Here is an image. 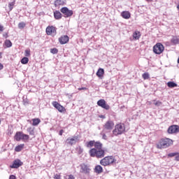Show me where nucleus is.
<instances>
[{
    "label": "nucleus",
    "instance_id": "obj_23",
    "mask_svg": "<svg viewBox=\"0 0 179 179\" xmlns=\"http://www.w3.org/2000/svg\"><path fill=\"white\" fill-rule=\"evenodd\" d=\"M167 86L168 87H170L171 89H173V87H177V83L173 82V81H169L167 83Z\"/></svg>",
    "mask_w": 179,
    "mask_h": 179
},
{
    "label": "nucleus",
    "instance_id": "obj_22",
    "mask_svg": "<svg viewBox=\"0 0 179 179\" xmlns=\"http://www.w3.org/2000/svg\"><path fill=\"white\" fill-rule=\"evenodd\" d=\"M104 75V69H99L97 72H96V76L98 78H101Z\"/></svg>",
    "mask_w": 179,
    "mask_h": 179
},
{
    "label": "nucleus",
    "instance_id": "obj_16",
    "mask_svg": "<svg viewBox=\"0 0 179 179\" xmlns=\"http://www.w3.org/2000/svg\"><path fill=\"white\" fill-rule=\"evenodd\" d=\"M23 137V132L22 131H17L15 135V141H17V142H20V141H22Z\"/></svg>",
    "mask_w": 179,
    "mask_h": 179
},
{
    "label": "nucleus",
    "instance_id": "obj_31",
    "mask_svg": "<svg viewBox=\"0 0 179 179\" xmlns=\"http://www.w3.org/2000/svg\"><path fill=\"white\" fill-rule=\"evenodd\" d=\"M24 27H26V23L24 22H20L18 24V29H24Z\"/></svg>",
    "mask_w": 179,
    "mask_h": 179
},
{
    "label": "nucleus",
    "instance_id": "obj_6",
    "mask_svg": "<svg viewBox=\"0 0 179 179\" xmlns=\"http://www.w3.org/2000/svg\"><path fill=\"white\" fill-rule=\"evenodd\" d=\"M80 137L79 136H73L72 138H68L66 140V142L67 145H71L72 146L73 145H76L77 142H79V139Z\"/></svg>",
    "mask_w": 179,
    "mask_h": 179
},
{
    "label": "nucleus",
    "instance_id": "obj_17",
    "mask_svg": "<svg viewBox=\"0 0 179 179\" xmlns=\"http://www.w3.org/2000/svg\"><path fill=\"white\" fill-rule=\"evenodd\" d=\"M121 16L123 19H129V17H131V13H129V11H122Z\"/></svg>",
    "mask_w": 179,
    "mask_h": 179
},
{
    "label": "nucleus",
    "instance_id": "obj_19",
    "mask_svg": "<svg viewBox=\"0 0 179 179\" xmlns=\"http://www.w3.org/2000/svg\"><path fill=\"white\" fill-rule=\"evenodd\" d=\"M94 172L97 174H101V173L103 172V167L100 165L96 166L94 168Z\"/></svg>",
    "mask_w": 179,
    "mask_h": 179
},
{
    "label": "nucleus",
    "instance_id": "obj_36",
    "mask_svg": "<svg viewBox=\"0 0 179 179\" xmlns=\"http://www.w3.org/2000/svg\"><path fill=\"white\" fill-rule=\"evenodd\" d=\"M29 135H34V130L31 127L27 129Z\"/></svg>",
    "mask_w": 179,
    "mask_h": 179
},
{
    "label": "nucleus",
    "instance_id": "obj_38",
    "mask_svg": "<svg viewBox=\"0 0 179 179\" xmlns=\"http://www.w3.org/2000/svg\"><path fill=\"white\" fill-rule=\"evenodd\" d=\"M15 5V1L9 3V9L12 10L13 9V6Z\"/></svg>",
    "mask_w": 179,
    "mask_h": 179
},
{
    "label": "nucleus",
    "instance_id": "obj_15",
    "mask_svg": "<svg viewBox=\"0 0 179 179\" xmlns=\"http://www.w3.org/2000/svg\"><path fill=\"white\" fill-rule=\"evenodd\" d=\"M81 167V173H83V174H89L90 173V169L88 167L87 165L85 164H82L80 165Z\"/></svg>",
    "mask_w": 179,
    "mask_h": 179
},
{
    "label": "nucleus",
    "instance_id": "obj_35",
    "mask_svg": "<svg viewBox=\"0 0 179 179\" xmlns=\"http://www.w3.org/2000/svg\"><path fill=\"white\" fill-rule=\"evenodd\" d=\"M65 179H75V176L73 175H66L64 176Z\"/></svg>",
    "mask_w": 179,
    "mask_h": 179
},
{
    "label": "nucleus",
    "instance_id": "obj_18",
    "mask_svg": "<svg viewBox=\"0 0 179 179\" xmlns=\"http://www.w3.org/2000/svg\"><path fill=\"white\" fill-rule=\"evenodd\" d=\"M54 17L57 20H59V19L62 18V14L59 10H56L54 12Z\"/></svg>",
    "mask_w": 179,
    "mask_h": 179
},
{
    "label": "nucleus",
    "instance_id": "obj_5",
    "mask_svg": "<svg viewBox=\"0 0 179 179\" xmlns=\"http://www.w3.org/2000/svg\"><path fill=\"white\" fill-rule=\"evenodd\" d=\"M164 51V46L163 44L158 43L153 47V52L155 54H157L158 55H160L162 52Z\"/></svg>",
    "mask_w": 179,
    "mask_h": 179
},
{
    "label": "nucleus",
    "instance_id": "obj_13",
    "mask_svg": "<svg viewBox=\"0 0 179 179\" xmlns=\"http://www.w3.org/2000/svg\"><path fill=\"white\" fill-rule=\"evenodd\" d=\"M103 127L105 129H107V131H111L113 128H114V122L111 120H108L106 122Z\"/></svg>",
    "mask_w": 179,
    "mask_h": 179
},
{
    "label": "nucleus",
    "instance_id": "obj_40",
    "mask_svg": "<svg viewBox=\"0 0 179 179\" xmlns=\"http://www.w3.org/2000/svg\"><path fill=\"white\" fill-rule=\"evenodd\" d=\"M101 135H102V138H103L105 141H107V135H106V134L101 132Z\"/></svg>",
    "mask_w": 179,
    "mask_h": 179
},
{
    "label": "nucleus",
    "instance_id": "obj_43",
    "mask_svg": "<svg viewBox=\"0 0 179 179\" xmlns=\"http://www.w3.org/2000/svg\"><path fill=\"white\" fill-rule=\"evenodd\" d=\"M62 134H64V130L61 129L59 132V135H60V136H62Z\"/></svg>",
    "mask_w": 179,
    "mask_h": 179
},
{
    "label": "nucleus",
    "instance_id": "obj_12",
    "mask_svg": "<svg viewBox=\"0 0 179 179\" xmlns=\"http://www.w3.org/2000/svg\"><path fill=\"white\" fill-rule=\"evenodd\" d=\"M52 106L57 110H58V111H59V113H64V110H65V108H64V106H62L61 104H59V103H58L57 101H53Z\"/></svg>",
    "mask_w": 179,
    "mask_h": 179
},
{
    "label": "nucleus",
    "instance_id": "obj_7",
    "mask_svg": "<svg viewBox=\"0 0 179 179\" xmlns=\"http://www.w3.org/2000/svg\"><path fill=\"white\" fill-rule=\"evenodd\" d=\"M60 12L63 13L64 17H71V16L73 15V11L72 10H69L67 7L62 8Z\"/></svg>",
    "mask_w": 179,
    "mask_h": 179
},
{
    "label": "nucleus",
    "instance_id": "obj_8",
    "mask_svg": "<svg viewBox=\"0 0 179 179\" xmlns=\"http://www.w3.org/2000/svg\"><path fill=\"white\" fill-rule=\"evenodd\" d=\"M46 34H48V36H55V34H57V28L53 26L48 27L46 28Z\"/></svg>",
    "mask_w": 179,
    "mask_h": 179
},
{
    "label": "nucleus",
    "instance_id": "obj_48",
    "mask_svg": "<svg viewBox=\"0 0 179 179\" xmlns=\"http://www.w3.org/2000/svg\"><path fill=\"white\" fill-rule=\"evenodd\" d=\"M3 37H5L6 38H8V34H3Z\"/></svg>",
    "mask_w": 179,
    "mask_h": 179
},
{
    "label": "nucleus",
    "instance_id": "obj_9",
    "mask_svg": "<svg viewBox=\"0 0 179 179\" xmlns=\"http://www.w3.org/2000/svg\"><path fill=\"white\" fill-rule=\"evenodd\" d=\"M97 106L101 107V108H104V110H108L110 108V106L107 104V102H106V100L104 99L99 100L97 101Z\"/></svg>",
    "mask_w": 179,
    "mask_h": 179
},
{
    "label": "nucleus",
    "instance_id": "obj_27",
    "mask_svg": "<svg viewBox=\"0 0 179 179\" xmlns=\"http://www.w3.org/2000/svg\"><path fill=\"white\" fill-rule=\"evenodd\" d=\"M4 43L7 48H10V47H12V42L10 40H6Z\"/></svg>",
    "mask_w": 179,
    "mask_h": 179
},
{
    "label": "nucleus",
    "instance_id": "obj_10",
    "mask_svg": "<svg viewBox=\"0 0 179 179\" xmlns=\"http://www.w3.org/2000/svg\"><path fill=\"white\" fill-rule=\"evenodd\" d=\"M21 166H23V162H21L20 159H17L13 161V164L10 166V169H19V167H21Z\"/></svg>",
    "mask_w": 179,
    "mask_h": 179
},
{
    "label": "nucleus",
    "instance_id": "obj_47",
    "mask_svg": "<svg viewBox=\"0 0 179 179\" xmlns=\"http://www.w3.org/2000/svg\"><path fill=\"white\" fill-rule=\"evenodd\" d=\"M1 69H3V65L1 63H0V71Z\"/></svg>",
    "mask_w": 179,
    "mask_h": 179
},
{
    "label": "nucleus",
    "instance_id": "obj_21",
    "mask_svg": "<svg viewBox=\"0 0 179 179\" xmlns=\"http://www.w3.org/2000/svg\"><path fill=\"white\" fill-rule=\"evenodd\" d=\"M133 38L134 40H139V38H141V32H139V31H136L133 34Z\"/></svg>",
    "mask_w": 179,
    "mask_h": 179
},
{
    "label": "nucleus",
    "instance_id": "obj_14",
    "mask_svg": "<svg viewBox=\"0 0 179 179\" xmlns=\"http://www.w3.org/2000/svg\"><path fill=\"white\" fill-rule=\"evenodd\" d=\"M69 41V36H68L67 35H64L59 38V42L62 45L66 44V43H68Z\"/></svg>",
    "mask_w": 179,
    "mask_h": 179
},
{
    "label": "nucleus",
    "instance_id": "obj_45",
    "mask_svg": "<svg viewBox=\"0 0 179 179\" xmlns=\"http://www.w3.org/2000/svg\"><path fill=\"white\" fill-rule=\"evenodd\" d=\"M87 88L86 87H81V88H78V90H87Z\"/></svg>",
    "mask_w": 179,
    "mask_h": 179
},
{
    "label": "nucleus",
    "instance_id": "obj_26",
    "mask_svg": "<svg viewBox=\"0 0 179 179\" xmlns=\"http://www.w3.org/2000/svg\"><path fill=\"white\" fill-rule=\"evenodd\" d=\"M32 121H33L32 125H34V127L38 125L41 122V120L38 118L33 119Z\"/></svg>",
    "mask_w": 179,
    "mask_h": 179
},
{
    "label": "nucleus",
    "instance_id": "obj_24",
    "mask_svg": "<svg viewBox=\"0 0 179 179\" xmlns=\"http://www.w3.org/2000/svg\"><path fill=\"white\" fill-rule=\"evenodd\" d=\"M23 148H24V144H20L15 147V152H22Z\"/></svg>",
    "mask_w": 179,
    "mask_h": 179
},
{
    "label": "nucleus",
    "instance_id": "obj_3",
    "mask_svg": "<svg viewBox=\"0 0 179 179\" xmlns=\"http://www.w3.org/2000/svg\"><path fill=\"white\" fill-rule=\"evenodd\" d=\"M125 132V126L124 124H116L115 127V129L113 131V135L115 136L118 135H121Z\"/></svg>",
    "mask_w": 179,
    "mask_h": 179
},
{
    "label": "nucleus",
    "instance_id": "obj_46",
    "mask_svg": "<svg viewBox=\"0 0 179 179\" xmlns=\"http://www.w3.org/2000/svg\"><path fill=\"white\" fill-rule=\"evenodd\" d=\"M0 31H3V26L0 24Z\"/></svg>",
    "mask_w": 179,
    "mask_h": 179
},
{
    "label": "nucleus",
    "instance_id": "obj_53",
    "mask_svg": "<svg viewBox=\"0 0 179 179\" xmlns=\"http://www.w3.org/2000/svg\"><path fill=\"white\" fill-rule=\"evenodd\" d=\"M146 1H150V0H146Z\"/></svg>",
    "mask_w": 179,
    "mask_h": 179
},
{
    "label": "nucleus",
    "instance_id": "obj_37",
    "mask_svg": "<svg viewBox=\"0 0 179 179\" xmlns=\"http://www.w3.org/2000/svg\"><path fill=\"white\" fill-rule=\"evenodd\" d=\"M155 106H156V107H160V106H162V103L160 101H157L154 103Z\"/></svg>",
    "mask_w": 179,
    "mask_h": 179
},
{
    "label": "nucleus",
    "instance_id": "obj_11",
    "mask_svg": "<svg viewBox=\"0 0 179 179\" xmlns=\"http://www.w3.org/2000/svg\"><path fill=\"white\" fill-rule=\"evenodd\" d=\"M179 132L178 125H172L168 129V134H178Z\"/></svg>",
    "mask_w": 179,
    "mask_h": 179
},
{
    "label": "nucleus",
    "instance_id": "obj_29",
    "mask_svg": "<svg viewBox=\"0 0 179 179\" xmlns=\"http://www.w3.org/2000/svg\"><path fill=\"white\" fill-rule=\"evenodd\" d=\"M29 63V58L28 57H23L21 59V64H22L23 65H26V64Z\"/></svg>",
    "mask_w": 179,
    "mask_h": 179
},
{
    "label": "nucleus",
    "instance_id": "obj_28",
    "mask_svg": "<svg viewBox=\"0 0 179 179\" xmlns=\"http://www.w3.org/2000/svg\"><path fill=\"white\" fill-rule=\"evenodd\" d=\"M142 78L144 79V80H147L148 79L150 78V75H149V73H144L142 75Z\"/></svg>",
    "mask_w": 179,
    "mask_h": 179
},
{
    "label": "nucleus",
    "instance_id": "obj_39",
    "mask_svg": "<svg viewBox=\"0 0 179 179\" xmlns=\"http://www.w3.org/2000/svg\"><path fill=\"white\" fill-rule=\"evenodd\" d=\"M25 57H30V50H25Z\"/></svg>",
    "mask_w": 179,
    "mask_h": 179
},
{
    "label": "nucleus",
    "instance_id": "obj_52",
    "mask_svg": "<svg viewBox=\"0 0 179 179\" xmlns=\"http://www.w3.org/2000/svg\"><path fill=\"white\" fill-rule=\"evenodd\" d=\"M156 101V100H154V102Z\"/></svg>",
    "mask_w": 179,
    "mask_h": 179
},
{
    "label": "nucleus",
    "instance_id": "obj_34",
    "mask_svg": "<svg viewBox=\"0 0 179 179\" xmlns=\"http://www.w3.org/2000/svg\"><path fill=\"white\" fill-rule=\"evenodd\" d=\"M50 52L52 53V54H58V49H57V48H52V49H50Z\"/></svg>",
    "mask_w": 179,
    "mask_h": 179
},
{
    "label": "nucleus",
    "instance_id": "obj_25",
    "mask_svg": "<svg viewBox=\"0 0 179 179\" xmlns=\"http://www.w3.org/2000/svg\"><path fill=\"white\" fill-rule=\"evenodd\" d=\"M171 43H172V44H179V38H177V36H173L171 39Z\"/></svg>",
    "mask_w": 179,
    "mask_h": 179
},
{
    "label": "nucleus",
    "instance_id": "obj_20",
    "mask_svg": "<svg viewBox=\"0 0 179 179\" xmlns=\"http://www.w3.org/2000/svg\"><path fill=\"white\" fill-rule=\"evenodd\" d=\"M65 5V0H55V6H59Z\"/></svg>",
    "mask_w": 179,
    "mask_h": 179
},
{
    "label": "nucleus",
    "instance_id": "obj_49",
    "mask_svg": "<svg viewBox=\"0 0 179 179\" xmlns=\"http://www.w3.org/2000/svg\"><path fill=\"white\" fill-rule=\"evenodd\" d=\"M100 118H106V116H104V115H101V116H100Z\"/></svg>",
    "mask_w": 179,
    "mask_h": 179
},
{
    "label": "nucleus",
    "instance_id": "obj_4",
    "mask_svg": "<svg viewBox=\"0 0 179 179\" xmlns=\"http://www.w3.org/2000/svg\"><path fill=\"white\" fill-rule=\"evenodd\" d=\"M170 139L169 138H162L161 141L157 144V149H166V148H169L170 146Z\"/></svg>",
    "mask_w": 179,
    "mask_h": 179
},
{
    "label": "nucleus",
    "instance_id": "obj_2",
    "mask_svg": "<svg viewBox=\"0 0 179 179\" xmlns=\"http://www.w3.org/2000/svg\"><path fill=\"white\" fill-rule=\"evenodd\" d=\"M115 162H117V160H115V159H114V157L113 156H108V157H105L103 159H101L100 161V164H101V166H110V164H113V163H115Z\"/></svg>",
    "mask_w": 179,
    "mask_h": 179
},
{
    "label": "nucleus",
    "instance_id": "obj_41",
    "mask_svg": "<svg viewBox=\"0 0 179 179\" xmlns=\"http://www.w3.org/2000/svg\"><path fill=\"white\" fill-rule=\"evenodd\" d=\"M54 179H61V175L55 174L54 176Z\"/></svg>",
    "mask_w": 179,
    "mask_h": 179
},
{
    "label": "nucleus",
    "instance_id": "obj_42",
    "mask_svg": "<svg viewBox=\"0 0 179 179\" xmlns=\"http://www.w3.org/2000/svg\"><path fill=\"white\" fill-rule=\"evenodd\" d=\"M9 179H16V176L15 175H10Z\"/></svg>",
    "mask_w": 179,
    "mask_h": 179
},
{
    "label": "nucleus",
    "instance_id": "obj_1",
    "mask_svg": "<svg viewBox=\"0 0 179 179\" xmlns=\"http://www.w3.org/2000/svg\"><path fill=\"white\" fill-rule=\"evenodd\" d=\"M94 148H92L89 151L91 157H96V159H103L106 156V150H103V143L96 141L94 144Z\"/></svg>",
    "mask_w": 179,
    "mask_h": 179
},
{
    "label": "nucleus",
    "instance_id": "obj_33",
    "mask_svg": "<svg viewBox=\"0 0 179 179\" xmlns=\"http://www.w3.org/2000/svg\"><path fill=\"white\" fill-rule=\"evenodd\" d=\"M178 152H171L168 154V157H174V156H177Z\"/></svg>",
    "mask_w": 179,
    "mask_h": 179
},
{
    "label": "nucleus",
    "instance_id": "obj_32",
    "mask_svg": "<svg viewBox=\"0 0 179 179\" xmlns=\"http://www.w3.org/2000/svg\"><path fill=\"white\" fill-rule=\"evenodd\" d=\"M22 141H29V135L22 133Z\"/></svg>",
    "mask_w": 179,
    "mask_h": 179
},
{
    "label": "nucleus",
    "instance_id": "obj_50",
    "mask_svg": "<svg viewBox=\"0 0 179 179\" xmlns=\"http://www.w3.org/2000/svg\"><path fill=\"white\" fill-rule=\"evenodd\" d=\"M0 58H2V52H0Z\"/></svg>",
    "mask_w": 179,
    "mask_h": 179
},
{
    "label": "nucleus",
    "instance_id": "obj_30",
    "mask_svg": "<svg viewBox=\"0 0 179 179\" xmlns=\"http://www.w3.org/2000/svg\"><path fill=\"white\" fill-rule=\"evenodd\" d=\"M96 142L94 141H90V142L87 143V148H93L94 146V143Z\"/></svg>",
    "mask_w": 179,
    "mask_h": 179
},
{
    "label": "nucleus",
    "instance_id": "obj_44",
    "mask_svg": "<svg viewBox=\"0 0 179 179\" xmlns=\"http://www.w3.org/2000/svg\"><path fill=\"white\" fill-rule=\"evenodd\" d=\"M175 160H176V162H179V154L176 155Z\"/></svg>",
    "mask_w": 179,
    "mask_h": 179
},
{
    "label": "nucleus",
    "instance_id": "obj_51",
    "mask_svg": "<svg viewBox=\"0 0 179 179\" xmlns=\"http://www.w3.org/2000/svg\"><path fill=\"white\" fill-rule=\"evenodd\" d=\"M177 8H178V10H179V4L177 6Z\"/></svg>",
    "mask_w": 179,
    "mask_h": 179
}]
</instances>
